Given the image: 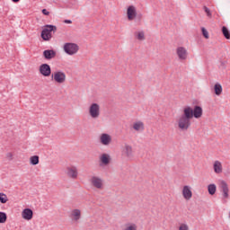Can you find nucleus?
<instances>
[{"instance_id": "18", "label": "nucleus", "mask_w": 230, "mask_h": 230, "mask_svg": "<svg viewBox=\"0 0 230 230\" xmlns=\"http://www.w3.org/2000/svg\"><path fill=\"white\" fill-rule=\"evenodd\" d=\"M134 130L139 132V130H145V124L142 121H137L133 124Z\"/></svg>"}, {"instance_id": "33", "label": "nucleus", "mask_w": 230, "mask_h": 230, "mask_svg": "<svg viewBox=\"0 0 230 230\" xmlns=\"http://www.w3.org/2000/svg\"><path fill=\"white\" fill-rule=\"evenodd\" d=\"M201 31L205 39H209V32H208V30H202Z\"/></svg>"}, {"instance_id": "11", "label": "nucleus", "mask_w": 230, "mask_h": 230, "mask_svg": "<svg viewBox=\"0 0 230 230\" xmlns=\"http://www.w3.org/2000/svg\"><path fill=\"white\" fill-rule=\"evenodd\" d=\"M202 107L195 105L194 108L192 109V117L195 118L196 119H199V118H202Z\"/></svg>"}, {"instance_id": "37", "label": "nucleus", "mask_w": 230, "mask_h": 230, "mask_svg": "<svg viewBox=\"0 0 230 230\" xmlns=\"http://www.w3.org/2000/svg\"><path fill=\"white\" fill-rule=\"evenodd\" d=\"M63 22H65V24H71L73 22L71 20H64Z\"/></svg>"}, {"instance_id": "25", "label": "nucleus", "mask_w": 230, "mask_h": 230, "mask_svg": "<svg viewBox=\"0 0 230 230\" xmlns=\"http://www.w3.org/2000/svg\"><path fill=\"white\" fill-rule=\"evenodd\" d=\"M66 82V74L64 72H58V84H64Z\"/></svg>"}, {"instance_id": "28", "label": "nucleus", "mask_w": 230, "mask_h": 230, "mask_svg": "<svg viewBox=\"0 0 230 230\" xmlns=\"http://www.w3.org/2000/svg\"><path fill=\"white\" fill-rule=\"evenodd\" d=\"M222 33L225 38L230 40V31L229 30H222Z\"/></svg>"}, {"instance_id": "2", "label": "nucleus", "mask_w": 230, "mask_h": 230, "mask_svg": "<svg viewBox=\"0 0 230 230\" xmlns=\"http://www.w3.org/2000/svg\"><path fill=\"white\" fill-rule=\"evenodd\" d=\"M63 49L66 55L73 57V55H76L80 51V47L76 43L66 42L64 44Z\"/></svg>"}, {"instance_id": "31", "label": "nucleus", "mask_w": 230, "mask_h": 230, "mask_svg": "<svg viewBox=\"0 0 230 230\" xmlns=\"http://www.w3.org/2000/svg\"><path fill=\"white\" fill-rule=\"evenodd\" d=\"M57 30V26H54V25H45L43 26L42 30Z\"/></svg>"}, {"instance_id": "36", "label": "nucleus", "mask_w": 230, "mask_h": 230, "mask_svg": "<svg viewBox=\"0 0 230 230\" xmlns=\"http://www.w3.org/2000/svg\"><path fill=\"white\" fill-rule=\"evenodd\" d=\"M42 13L43 15H49V12L48 11V9H42Z\"/></svg>"}, {"instance_id": "32", "label": "nucleus", "mask_w": 230, "mask_h": 230, "mask_svg": "<svg viewBox=\"0 0 230 230\" xmlns=\"http://www.w3.org/2000/svg\"><path fill=\"white\" fill-rule=\"evenodd\" d=\"M203 10L207 13L208 17H211V11L209 8H208V6H203Z\"/></svg>"}, {"instance_id": "6", "label": "nucleus", "mask_w": 230, "mask_h": 230, "mask_svg": "<svg viewBox=\"0 0 230 230\" xmlns=\"http://www.w3.org/2000/svg\"><path fill=\"white\" fill-rule=\"evenodd\" d=\"M127 15L128 21H134L137 16V11H136V7L134 5H129L127 10Z\"/></svg>"}, {"instance_id": "14", "label": "nucleus", "mask_w": 230, "mask_h": 230, "mask_svg": "<svg viewBox=\"0 0 230 230\" xmlns=\"http://www.w3.org/2000/svg\"><path fill=\"white\" fill-rule=\"evenodd\" d=\"M91 182L93 186H94V188H97L98 190H102V188L103 187V181L99 177H92Z\"/></svg>"}, {"instance_id": "39", "label": "nucleus", "mask_w": 230, "mask_h": 230, "mask_svg": "<svg viewBox=\"0 0 230 230\" xmlns=\"http://www.w3.org/2000/svg\"><path fill=\"white\" fill-rule=\"evenodd\" d=\"M221 30H227V27L223 26V27L221 28Z\"/></svg>"}, {"instance_id": "34", "label": "nucleus", "mask_w": 230, "mask_h": 230, "mask_svg": "<svg viewBox=\"0 0 230 230\" xmlns=\"http://www.w3.org/2000/svg\"><path fill=\"white\" fill-rule=\"evenodd\" d=\"M126 230H137V226L136 224H132L126 228Z\"/></svg>"}, {"instance_id": "40", "label": "nucleus", "mask_w": 230, "mask_h": 230, "mask_svg": "<svg viewBox=\"0 0 230 230\" xmlns=\"http://www.w3.org/2000/svg\"><path fill=\"white\" fill-rule=\"evenodd\" d=\"M201 30H206V28H204V27H201Z\"/></svg>"}, {"instance_id": "35", "label": "nucleus", "mask_w": 230, "mask_h": 230, "mask_svg": "<svg viewBox=\"0 0 230 230\" xmlns=\"http://www.w3.org/2000/svg\"><path fill=\"white\" fill-rule=\"evenodd\" d=\"M179 230H190V227L186 224H181L179 227Z\"/></svg>"}, {"instance_id": "5", "label": "nucleus", "mask_w": 230, "mask_h": 230, "mask_svg": "<svg viewBox=\"0 0 230 230\" xmlns=\"http://www.w3.org/2000/svg\"><path fill=\"white\" fill-rule=\"evenodd\" d=\"M111 142H112V137H111V135L107 133H102L100 136V143L102 144L103 146H109V145H111Z\"/></svg>"}, {"instance_id": "8", "label": "nucleus", "mask_w": 230, "mask_h": 230, "mask_svg": "<svg viewBox=\"0 0 230 230\" xmlns=\"http://www.w3.org/2000/svg\"><path fill=\"white\" fill-rule=\"evenodd\" d=\"M66 175L70 179H77L78 177V169L75 166L66 168Z\"/></svg>"}, {"instance_id": "22", "label": "nucleus", "mask_w": 230, "mask_h": 230, "mask_svg": "<svg viewBox=\"0 0 230 230\" xmlns=\"http://www.w3.org/2000/svg\"><path fill=\"white\" fill-rule=\"evenodd\" d=\"M134 35H135V39H137V40H145V32L143 31H136L134 33Z\"/></svg>"}, {"instance_id": "1", "label": "nucleus", "mask_w": 230, "mask_h": 230, "mask_svg": "<svg viewBox=\"0 0 230 230\" xmlns=\"http://www.w3.org/2000/svg\"><path fill=\"white\" fill-rule=\"evenodd\" d=\"M193 118V108L186 106L183 113L178 120V127L181 130H188L191 127V119Z\"/></svg>"}, {"instance_id": "24", "label": "nucleus", "mask_w": 230, "mask_h": 230, "mask_svg": "<svg viewBox=\"0 0 230 230\" xmlns=\"http://www.w3.org/2000/svg\"><path fill=\"white\" fill-rule=\"evenodd\" d=\"M208 190L209 195H215V193H217V185H215L214 183L209 184L208 186Z\"/></svg>"}, {"instance_id": "16", "label": "nucleus", "mask_w": 230, "mask_h": 230, "mask_svg": "<svg viewBox=\"0 0 230 230\" xmlns=\"http://www.w3.org/2000/svg\"><path fill=\"white\" fill-rule=\"evenodd\" d=\"M71 218L72 220H75V222H78V220L82 218V211H80L78 208L72 210Z\"/></svg>"}, {"instance_id": "20", "label": "nucleus", "mask_w": 230, "mask_h": 230, "mask_svg": "<svg viewBox=\"0 0 230 230\" xmlns=\"http://www.w3.org/2000/svg\"><path fill=\"white\" fill-rule=\"evenodd\" d=\"M214 172L215 173H222V163L219 161L214 163Z\"/></svg>"}, {"instance_id": "13", "label": "nucleus", "mask_w": 230, "mask_h": 230, "mask_svg": "<svg viewBox=\"0 0 230 230\" xmlns=\"http://www.w3.org/2000/svg\"><path fill=\"white\" fill-rule=\"evenodd\" d=\"M182 196L185 199V200H190L191 197H193V193L191 192V188L190 186L185 185L182 190Z\"/></svg>"}, {"instance_id": "30", "label": "nucleus", "mask_w": 230, "mask_h": 230, "mask_svg": "<svg viewBox=\"0 0 230 230\" xmlns=\"http://www.w3.org/2000/svg\"><path fill=\"white\" fill-rule=\"evenodd\" d=\"M51 78L54 82L58 83V72H56L55 74H52Z\"/></svg>"}, {"instance_id": "19", "label": "nucleus", "mask_w": 230, "mask_h": 230, "mask_svg": "<svg viewBox=\"0 0 230 230\" xmlns=\"http://www.w3.org/2000/svg\"><path fill=\"white\" fill-rule=\"evenodd\" d=\"M41 38L43 39V40H49V39H51V31L43 30L41 31Z\"/></svg>"}, {"instance_id": "29", "label": "nucleus", "mask_w": 230, "mask_h": 230, "mask_svg": "<svg viewBox=\"0 0 230 230\" xmlns=\"http://www.w3.org/2000/svg\"><path fill=\"white\" fill-rule=\"evenodd\" d=\"M5 159H7V161H13V153L9 152L5 155Z\"/></svg>"}, {"instance_id": "3", "label": "nucleus", "mask_w": 230, "mask_h": 230, "mask_svg": "<svg viewBox=\"0 0 230 230\" xmlns=\"http://www.w3.org/2000/svg\"><path fill=\"white\" fill-rule=\"evenodd\" d=\"M89 115L93 119H98L100 118V104L93 102L89 107Z\"/></svg>"}, {"instance_id": "23", "label": "nucleus", "mask_w": 230, "mask_h": 230, "mask_svg": "<svg viewBox=\"0 0 230 230\" xmlns=\"http://www.w3.org/2000/svg\"><path fill=\"white\" fill-rule=\"evenodd\" d=\"M40 158L39 155H33L30 157V164H32V166H36V164H39Z\"/></svg>"}, {"instance_id": "7", "label": "nucleus", "mask_w": 230, "mask_h": 230, "mask_svg": "<svg viewBox=\"0 0 230 230\" xmlns=\"http://www.w3.org/2000/svg\"><path fill=\"white\" fill-rule=\"evenodd\" d=\"M40 73L42 76H50L51 75V66L48 64H42L40 66Z\"/></svg>"}, {"instance_id": "10", "label": "nucleus", "mask_w": 230, "mask_h": 230, "mask_svg": "<svg viewBox=\"0 0 230 230\" xmlns=\"http://www.w3.org/2000/svg\"><path fill=\"white\" fill-rule=\"evenodd\" d=\"M22 218L27 221L31 220L33 218V210H31V208H24L22 211Z\"/></svg>"}, {"instance_id": "38", "label": "nucleus", "mask_w": 230, "mask_h": 230, "mask_svg": "<svg viewBox=\"0 0 230 230\" xmlns=\"http://www.w3.org/2000/svg\"><path fill=\"white\" fill-rule=\"evenodd\" d=\"M21 0H12L13 3H19Z\"/></svg>"}, {"instance_id": "12", "label": "nucleus", "mask_w": 230, "mask_h": 230, "mask_svg": "<svg viewBox=\"0 0 230 230\" xmlns=\"http://www.w3.org/2000/svg\"><path fill=\"white\" fill-rule=\"evenodd\" d=\"M123 154L128 159H134V151L132 150V147L128 145H125Z\"/></svg>"}, {"instance_id": "15", "label": "nucleus", "mask_w": 230, "mask_h": 230, "mask_svg": "<svg viewBox=\"0 0 230 230\" xmlns=\"http://www.w3.org/2000/svg\"><path fill=\"white\" fill-rule=\"evenodd\" d=\"M101 166H108L111 164V155L102 154L100 157Z\"/></svg>"}, {"instance_id": "4", "label": "nucleus", "mask_w": 230, "mask_h": 230, "mask_svg": "<svg viewBox=\"0 0 230 230\" xmlns=\"http://www.w3.org/2000/svg\"><path fill=\"white\" fill-rule=\"evenodd\" d=\"M176 55L178 56L179 60H186V58H188V50L184 47H178L176 49Z\"/></svg>"}, {"instance_id": "17", "label": "nucleus", "mask_w": 230, "mask_h": 230, "mask_svg": "<svg viewBox=\"0 0 230 230\" xmlns=\"http://www.w3.org/2000/svg\"><path fill=\"white\" fill-rule=\"evenodd\" d=\"M43 56L47 60H51V58H55V57H57V52L49 49L44 50Z\"/></svg>"}, {"instance_id": "26", "label": "nucleus", "mask_w": 230, "mask_h": 230, "mask_svg": "<svg viewBox=\"0 0 230 230\" xmlns=\"http://www.w3.org/2000/svg\"><path fill=\"white\" fill-rule=\"evenodd\" d=\"M0 202L2 204H6L8 202V196L3 192H0Z\"/></svg>"}, {"instance_id": "9", "label": "nucleus", "mask_w": 230, "mask_h": 230, "mask_svg": "<svg viewBox=\"0 0 230 230\" xmlns=\"http://www.w3.org/2000/svg\"><path fill=\"white\" fill-rule=\"evenodd\" d=\"M221 192L223 193V199H229V186L227 182L222 181L220 182Z\"/></svg>"}, {"instance_id": "27", "label": "nucleus", "mask_w": 230, "mask_h": 230, "mask_svg": "<svg viewBox=\"0 0 230 230\" xmlns=\"http://www.w3.org/2000/svg\"><path fill=\"white\" fill-rule=\"evenodd\" d=\"M8 219V217L6 216V213L0 212V224L6 223V220Z\"/></svg>"}, {"instance_id": "21", "label": "nucleus", "mask_w": 230, "mask_h": 230, "mask_svg": "<svg viewBox=\"0 0 230 230\" xmlns=\"http://www.w3.org/2000/svg\"><path fill=\"white\" fill-rule=\"evenodd\" d=\"M214 93L217 96H220L222 94V84L219 83H217L214 85Z\"/></svg>"}]
</instances>
